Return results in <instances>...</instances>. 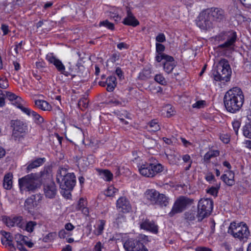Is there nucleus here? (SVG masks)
Returning <instances> with one entry per match:
<instances>
[{
    "instance_id": "09e8293b",
    "label": "nucleus",
    "mask_w": 251,
    "mask_h": 251,
    "mask_svg": "<svg viewBox=\"0 0 251 251\" xmlns=\"http://www.w3.org/2000/svg\"><path fill=\"white\" fill-rule=\"evenodd\" d=\"M27 222L23 219L22 217H17V226L24 230L25 225Z\"/></svg>"
},
{
    "instance_id": "f704fd0d",
    "label": "nucleus",
    "mask_w": 251,
    "mask_h": 251,
    "mask_svg": "<svg viewBox=\"0 0 251 251\" xmlns=\"http://www.w3.org/2000/svg\"><path fill=\"white\" fill-rule=\"evenodd\" d=\"M30 117H32L34 122L37 124H41L44 122V119L36 112L32 110L30 114Z\"/></svg>"
},
{
    "instance_id": "4d7b16f0",
    "label": "nucleus",
    "mask_w": 251,
    "mask_h": 251,
    "mask_svg": "<svg viewBox=\"0 0 251 251\" xmlns=\"http://www.w3.org/2000/svg\"><path fill=\"white\" fill-rule=\"evenodd\" d=\"M85 200L83 198H80L78 201L77 204L76 206V209L77 210H80L83 207L85 206Z\"/></svg>"
},
{
    "instance_id": "f03ea898",
    "label": "nucleus",
    "mask_w": 251,
    "mask_h": 251,
    "mask_svg": "<svg viewBox=\"0 0 251 251\" xmlns=\"http://www.w3.org/2000/svg\"><path fill=\"white\" fill-rule=\"evenodd\" d=\"M56 180L60 184V188L67 192V198H68L71 196L70 191L74 189L76 183L74 174L68 173L65 168L60 167L57 172Z\"/></svg>"
},
{
    "instance_id": "7ed1b4c3",
    "label": "nucleus",
    "mask_w": 251,
    "mask_h": 251,
    "mask_svg": "<svg viewBox=\"0 0 251 251\" xmlns=\"http://www.w3.org/2000/svg\"><path fill=\"white\" fill-rule=\"evenodd\" d=\"M231 69L228 61L222 59L217 65L216 70L213 73V78L216 81L227 82L230 80Z\"/></svg>"
},
{
    "instance_id": "9d476101",
    "label": "nucleus",
    "mask_w": 251,
    "mask_h": 251,
    "mask_svg": "<svg viewBox=\"0 0 251 251\" xmlns=\"http://www.w3.org/2000/svg\"><path fill=\"white\" fill-rule=\"evenodd\" d=\"M198 27L203 30H208L213 26V21L206 11V9L202 11L196 20Z\"/></svg>"
},
{
    "instance_id": "c03bdc74",
    "label": "nucleus",
    "mask_w": 251,
    "mask_h": 251,
    "mask_svg": "<svg viewBox=\"0 0 251 251\" xmlns=\"http://www.w3.org/2000/svg\"><path fill=\"white\" fill-rule=\"evenodd\" d=\"M154 79L156 82L161 85H165L167 84V81L165 78L161 74L156 75Z\"/></svg>"
},
{
    "instance_id": "7c9ffc66",
    "label": "nucleus",
    "mask_w": 251,
    "mask_h": 251,
    "mask_svg": "<svg viewBox=\"0 0 251 251\" xmlns=\"http://www.w3.org/2000/svg\"><path fill=\"white\" fill-rule=\"evenodd\" d=\"M40 177L41 178V181L42 183L44 182L43 181V179L46 180L47 181H49V180H51V175H50V168L45 169L43 171L40 172Z\"/></svg>"
},
{
    "instance_id": "a19ab883",
    "label": "nucleus",
    "mask_w": 251,
    "mask_h": 251,
    "mask_svg": "<svg viewBox=\"0 0 251 251\" xmlns=\"http://www.w3.org/2000/svg\"><path fill=\"white\" fill-rule=\"evenodd\" d=\"M243 133L246 137L251 138V124H247L243 127Z\"/></svg>"
},
{
    "instance_id": "37998d69",
    "label": "nucleus",
    "mask_w": 251,
    "mask_h": 251,
    "mask_svg": "<svg viewBox=\"0 0 251 251\" xmlns=\"http://www.w3.org/2000/svg\"><path fill=\"white\" fill-rule=\"evenodd\" d=\"M196 215V211L189 210L185 213L184 216L186 219L189 221H194L195 220L196 218H197V215Z\"/></svg>"
},
{
    "instance_id": "b1692460",
    "label": "nucleus",
    "mask_w": 251,
    "mask_h": 251,
    "mask_svg": "<svg viewBox=\"0 0 251 251\" xmlns=\"http://www.w3.org/2000/svg\"><path fill=\"white\" fill-rule=\"evenodd\" d=\"M106 90L108 92H112L117 85L116 78L114 75H111L107 78Z\"/></svg>"
},
{
    "instance_id": "8fccbe9b",
    "label": "nucleus",
    "mask_w": 251,
    "mask_h": 251,
    "mask_svg": "<svg viewBox=\"0 0 251 251\" xmlns=\"http://www.w3.org/2000/svg\"><path fill=\"white\" fill-rule=\"evenodd\" d=\"M117 192V189L115 188L113 186H110L107 188L105 195L109 197H112Z\"/></svg>"
},
{
    "instance_id": "f3484780",
    "label": "nucleus",
    "mask_w": 251,
    "mask_h": 251,
    "mask_svg": "<svg viewBox=\"0 0 251 251\" xmlns=\"http://www.w3.org/2000/svg\"><path fill=\"white\" fill-rule=\"evenodd\" d=\"M42 197L40 194H36L31 195L27 198L25 202V207L26 210L30 211V209L36 207L42 200Z\"/></svg>"
},
{
    "instance_id": "58836bf2",
    "label": "nucleus",
    "mask_w": 251,
    "mask_h": 251,
    "mask_svg": "<svg viewBox=\"0 0 251 251\" xmlns=\"http://www.w3.org/2000/svg\"><path fill=\"white\" fill-rule=\"evenodd\" d=\"M151 77V71L150 69H144L139 75V78L141 80H147Z\"/></svg>"
},
{
    "instance_id": "0e129e2a",
    "label": "nucleus",
    "mask_w": 251,
    "mask_h": 251,
    "mask_svg": "<svg viewBox=\"0 0 251 251\" xmlns=\"http://www.w3.org/2000/svg\"><path fill=\"white\" fill-rule=\"evenodd\" d=\"M103 246L100 242H98L95 245L93 251H101Z\"/></svg>"
},
{
    "instance_id": "338daca9",
    "label": "nucleus",
    "mask_w": 251,
    "mask_h": 251,
    "mask_svg": "<svg viewBox=\"0 0 251 251\" xmlns=\"http://www.w3.org/2000/svg\"><path fill=\"white\" fill-rule=\"evenodd\" d=\"M128 47L129 46L128 45L124 42L120 43L117 45V48L121 50L123 49H127Z\"/></svg>"
},
{
    "instance_id": "a18cd8bd",
    "label": "nucleus",
    "mask_w": 251,
    "mask_h": 251,
    "mask_svg": "<svg viewBox=\"0 0 251 251\" xmlns=\"http://www.w3.org/2000/svg\"><path fill=\"white\" fill-rule=\"evenodd\" d=\"M5 98H6L10 101H11L12 104L15 105L16 103L15 94L9 91H5Z\"/></svg>"
},
{
    "instance_id": "f257e3e1",
    "label": "nucleus",
    "mask_w": 251,
    "mask_h": 251,
    "mask_svg": "<svg viewBox=\"0 0 251 251\" xmlns=\"http://www.w3.org/2000/svg\"><path fill=\"white\" fill-rule=\"evenodd\" d=\"M244 101V96L241 89L233 87L227 91L224 96V102L226 110L231 113L239 111Z\"/></svg>"
},
{
    "instance_id": "a878e982",
    "label": "nucleus",
    "mask_w": 251,
    "mask_h": 251,
    "mask_svg": "<svg viewBox=\"0 0 251 251\" xmlns=\"http://www.w3.org/2000/svg\"><path fill=\"white\" fill-rule=\"evenodd\" d=\"M13 175L10 173L6 174L4 177L3 185L5 189H10L12 186Z\"/></svg>"
},
{
    "instance_id": "e2e57ef3",
    "label": "nucleus",
    "mask_w": 251,
    "mask_h": 251,
    "mask_svg": "<svg viewBox=\"0 0 251 251\" xmlns=\"http://www.w3.org/2000/svg\"><path fill=\"white\" fill-rule=\"evenodd\" d=\"M120 57V54L118 53H113L110 58L109 59L110 61L112 63L115 62L117 60H119Z\"/></svg>"
},
{
    "instance_id": "ddd939ff",
    "label": "nucleus",
    "mask_w": 251,
    "mask_h": 251,
    "mask_svg": "<svg viewBox=\"0 0 251 251\" xmlns=\"http://www.w3.org/2000/svg\"><path fill=\"white\" fill-rule=\"evenodd\" d=\"M0 234L1 235V241L2 244L9 251H15L14 238L11 233L4 230H0Z\"/></svg>"
},
{
    "instance_id": "393cba45",
    "label": "nucleus",
    "mask_w": 251,
    "mask_h": 251,
    "mask_svg": "<svg viewBox=\"0 0 251 251\" xmlns=\"http://www.w3.org/2000/svg\"><path fill=\"white\" fill-rule=\"evenodd\" d=\"M35 104L38 108L44 111H50L51 109V105L45 100H36Z\"/></svg>"
},
{
    "instance_id": "49530a36",
    "label": "nucleus",
    "mask_w": 251,
    "mask_h": 251,
    "mask_svg": "<svg viewBox=\"0 0 251 251\" xmlns=\"http://www.w3.org/2000/svg\"><path fill=\"white\" fill-rule=\"evenodd\" d=\"M100 175L107 181H110L112 179L113 175L108 170H104L101 172Z\"/></svg>"
},
{
    "instance_id": "f8f14e48",
    "label": "nucleus",
    "mask_w": 251,
    "mask_h": 251,
    "mask_svg": "<svg viewBox=\"0 0 251 251\" xmlns=\"http://www.w3.org/2000/svg\"><path fill=\"white\" fill-rule=\"evenodd\" d=\"M47 59L48 61L55 67L57 70L61 74L64 75L65 76H69L71 75L72 77H74L75 75L71 74V72L65 71V67L59 59L57 58L52 54L48 55L47 56Z\"/></svg>"
},
{
    "instance_id": "cd10ccee",
    "label": "nucleus",
    "mask_w": 251,
    "mask_h": 251,
    "mask_svg": "<svg viewBox=\"0 0 251 251\" xmlns=\"http://www.w3.org/2000/svg\"><path fill=\"white\" fill-rule=\"evenodd\" d=\"M176 66V64L174 58L173 60L170 61L166 60L163 63L164 70L168 74L171 73Z\"/></svg>"
},
{
    "instance_id": "ea45409f",
    "label": "nucleus",
    "mask_w": 251,
    "mask_h": 251,
    "mask_svg": "<svg viewBox=\"0 0 251 251\" xmlns=\"http://www.w3.org/2000/svg\"><path fill=\"white\" fill-rule=\"evenodd\" d=\"M37 226V223L35 221H29L25 225L24 230L28 232L31 233L33 231L35 227Z\"/></svg>"
},
{
    "instance_id": "052dcab7",
    "label": "nucleus",
    "mask_w": 251,
    "mask_h": 251,
    "mask_svg": "<svg viewBox=\"0 0 251 251\" xmlns=\"http://www.w3.org/2000/svg\"><path fill=\"white\" fill-rule=\"evenodd\" d=\"M72 133L76 134L75 138H77L78 137H81L83 133L81 129L79 128H76L72 131Z\"/></svg>"
},
{
    "instance_id": "6e6d98bb",
    "label": "nucleus",
    "mask_w": 251,
    "mask_h": 251,
    "mask_svg": "<svg viewBox=\"0 0 251 251\" xmlns=\"http://www.w3.org/2000/svg\"><path fill=\"white\" fill-rule=\"evenodd\" d=\"M8 87V81L6 78L0 79V87L2 89H6Z\"/></svg>"
},
{
    "instance_id": "de8ad7c7",
    "label": "nucleus",
    "mask_w": 251,
    "mask_h": 251,
    "mask_svg": "<svg viewBox=\"0 0 251 251\" xmlns=\"http://www.w3.org/2000/svg\"><path fill=\"white\" fill-rule=\"evenodd\" d=\"M17 108L20 109L22 112L26 114L27 116L30 117V114L32 110L25 106V104L23 105L19 104Z\"/></svg>"
},
{
    "instance_id": "4be33fe9",
    "label": "nucleus",
    "mask_w": 251,
    "mask_h": 251,
    "mask_svg": "<svg viewBox=\"0 0 251 251\" xmlns=\"http://www.w3.org/2000/svg\"><path fill=\"white\" fill-rule=\"evenodd\" d=\"M141 228L156 233L158 231L157 226L152 221L146 220L140 225Z\"/></svg>"
},
{
    "instance_id": "423d86ee",
    "label": "nucleus",
    "mask_w": 251,
    "mask_h": 251,
    "mask_svg": "<svg viewBox=\"0 0 251 251\" xmlns=\"http://www.w3.org/2000/svg\"><path fill=\"white\" fill-rule=\"evenodd\" d=\"M228 232L240 240L247 239L250 234L248 226L243 222H232L229 227Z\"/></svg>"
},
{
    "instance_id": "2eb2a0df",
    "label": "nucleus",
    "mask_w": 251,
    "mask_h": 251,
    "mask_svg": "<svg viewBox=\"0 0 251 251\" xmlns=\"http://www.w3.org/2000/svg\"><path fill=\"white\" fill-rule=\"evenodd\" d=\"M43 191L45 197L48 199L55 198L57 194V187L53 181L49 180L46 182H43Z\"/></svg>"
},
{
    "instance_id": "bf43d9fd",
    "label": "nucleus",
    "mask_w": 251,
    "mask_h": 251,
    "mask_svg": "<svg viewBox=\"0 0 251 251\" xmlns=\"http://www.w3.org/2000/svg\"><path fill=\"white\" fill-rule=\"evenodd\" d=\"M156 41L159 43H162L166 41V38L165 35L163 33H159L156 37Z\"/></svg>"
},
{
    "instance_id": "5fc2aeb1",
    "label": "nucleus",
    "mask_w": 251,
    "mask_h": 251,
    "mask_svg": "<svg viewBox=\"0 0 251 251\" xmlns=\"http://www.w3.org/2000/svg\"><path fill=\"white\" fill-rule=\"evenodd\" d=\"M219 187H212L209 189L206 190L207 193L211 194L212 196H217L218 192Z\"/></svg>"
},
{
    "instance_id": "dca6fc26",
    "label": "nucleus",
    "mask_w": 251,
    "mask_h": 251,
    "mask_svg": "<svg viewBox=\"0 0 251 251\" xmlns=\"http://www.w3.org/2000/svg\"><path fill=\"white\" fill-rule=\"evenodd\" d=\"M28 133V126L25 122L17 120V139L23 142L25 136Z\"/></svg>"
},
{
    "instance_id": "412c9836",
    "label": "nucleus",
    "mask_w": 251,
    "mask_h": 251,
    "mask_svg": "<svg viewBox=\"0 0 251 251\" xmlns=\"http://www.w3.org/2000/svg\"><path fill=\"white\" fill-rule=\"evenodd\" d=\"M160 193L154 189L148 190L145 193L146 198L152 204H155Z\"/></svg>"
},
{
    "instance_id": "e433bc0d",
    "label": "nucleus",
    "mask_w": 251,
    "mask_h": 251,
    "mask_svg": "<svg viewBox=\"0 0 251 251\" xmlns=\"http://www.w3.org/2000/svg\"><path fill=\"white\" fill-rule=\"evenodd\" d=\"M143 145L147 149H151L156 145V141L152 138H147L143 140Z\"/></svg>"
},
{
    "instance_id": "4c0bfd02",
    "label": "nucleus",
    "mask_w": 251,
    "mask_h": 251,
    "mask_svg": "<svg viewBox=\"0 0 251 251\" xmlns=\"http://www.w3.org/2000/svg\"><path fill=\"white\" fill-rule=\"evenodd\" d=\"M155 60L157 62H160L162 60H168L170 61L173 60V57L171 56L167 55L163 53H159L155 57Z\"/></svg>"
},
{
    "instance_id": "473e14b6",
    "label": "nucleus",
    "mask_w": 251,
    "mask_h": 251,
    "mask_svg": "<svg viewBox=\"0 0 251 251\" xmlns=\"http://www.w3.org/2000/svg\"><path fill=\"white\" fill-rule=\"evenodd\" d=\"M219 155V151L217 150H211L208 151L204 156L205 161L208 162L213 157H217Z\"/></svg>"
},
{
    "instance_id": "2f4dec72",
    "label": "nucleus",
    "mask_w": 251,
    "mask_h": 251,
    "mask_svg": "<svg viewBox=\"0 0 251 251\" xmlns=\"http://www.w3.org/2000/svg\"><path fill=\"white\" fill-rule=\"evenodd\" d=\"M148 128L149 131L152 132H155L160 129L159 125L156 120H153L149 123Z\"/></svg>"
},
{
    "instance_id": "774afa93",
    "label": "nucleus",
    "mask_w": 251,
    "mask_h": 251,
    "mask_svg": "<svg viewBox=\"0 0 251 251\" xmlns=\"http://www.w3.org/2000/svg\"><path fill=\"white\" fill-rule=\"evenodd\" d=\"M54 234V233H49L44 238L43 240L46 242H48L49 240H51L53 238Z\"/></svg>"
},
{
    "instance_id": "603ef678",
    "label": "nucleus",
    "mask_w": 251,
    "mask_h": 251,
    "mask_svg": "<svg viewBox=\"0 0 251 251\" xmlns=\"http://www.w3.org/2000/svg\"><path fill=\"white\" fill-rule=\"evenodd\" d=\"M88 100L85 98L81 99L78 102V105L79 106H82L84 108H86L88 106Z\"/></svg>"
},
{
    "instance_id": "bb28decb",
    "label": "nucleus",
    "mask_w": 251,
    "mask_h": 251,
    "mask_svg": "<svg viewBox=\"0 0 251 251\" xmlns=\"http://www.w3.org/2000/svg\"><path fill=\"white\" fill-rule=\"evenodd\" d=\"M45 158H38L31 162L27 167V170L29 171L31 170L38 167L42 165L45 162Z\"/></svg>"
},
{
    "instance_id": "6e6552de",
    "label": "nucleus",
    "mask_w": 251,
    "mask_h": 251,
    "mask_svg": "<svg viewBox=\"0 0 251 251\" xmlns=\"http://www.w3.org/2000/svg\"><path fill=\"white\" fill-rule=\"evenodd\" d=\"M218 38L220 41H225L223 44L219 46V48L231 49L235 46L237 40V34L233 30L224 31L219 34Z\"/></svg>"
},
{
    "instance_id": "c756f323",
    "label": "nucleus",
    "mask_w": 251,
    "mask_h": 251,
    "mask_svg": "<svg viewBox=\"0 0 251 251\" xmlns=\"http://www.w3.org/2000/svg\"><path fill=\"white\" fill-rule=\"evenodd\" d=\"M157 200L155 204H158L162 207L166 206L169 203L168 198L163 194H159V197H158Z\"/></svg>"
},
{
    "instance_id": "aec40b11",
    "label": "nucleus",
    "mask_w": 251,
    "mask_h": 251,
    "mask_svg": "<svg viewBox=\"0 0 251 251\" xmlns=\"http://www.w3.org/2000/svg\"><path fill=\"white\" fill-rule=\"evenodd\" d=\"M126 8V16L124 19L123 23L127 25H130L133 27L139 25V21L135 18L132 13L130 9L128 7Z\"/></svg>"
},
{
    "instance_id": "20e7f679",
    "label": "nucleus",
    "mask_w": 251,
    "mask_h": 251,
    "mask_svg": "<svg viewBox=\"0 0 251 251\" xmlns=\"http://www.w3.org/2000/svg\"><path fill=\"white\" fill-rule=\"evenodd\" d=\"M40 181L38 175L31 174L19 179V185L21 191H33L39 187Z\"/></svg>"
},
{
    "instance_id": "69168bd1",
    "label": "nucleus",
    "mask_w": 251,
    "mask_h": 251,
    "mask_svg": "<svg viewBox=\"0 0 251 251\" xmlns=\"http://www.w3.org/2000/svg\"><path fill=\"white\" fill-rule=\"evenodd\" d=\"M220 138H221V140L223 142V143H224L225 144H227L230 141L229 137L227 135H225V134L222 135L220 136Z\"/></svg>"
},
{
    "instance_id": "1a4fd4ad",
    "label": "nucleus",
    "mask_w": 251,
    "mask_h": 251,
    "mask_svg": "<svg viewBox=\"0 0 251 251\" xmlns=\"http://www.w3.org/2000/svg\"><path fill=\"white\" fill-rule=\"evenodd\" d=\"M193 202V200L185 196H180L175 201L171 211L169 213V216L173 217L176 214L181 213Z\"/></svg>"
},
{
    "instance_id": "3c124183",
    "label": "nucleus",
    "mask_w": 251,
    "mask_h": 251,
    "mask_svg": "<svg viewBox=\"0 0 251 251\" xmlns=\"http://www.w3.org/2000/svg\"><path fill=\"white\" fill-rule=\"evenodd\" d=\"M233 129L236 135H238V129L240 126V122L237 120H235L232 123Z\"/></svg>"
},
{
    "instance_id": "6ab92c4d",
    "label": "nucleus",
    "mask_w": 251,
    "mask_h": 251,
    "mask_svg": "<svg viewBox=\"0 0 251 251\" xmlns=\"http://www.w3.org/2000/svg\"><path fill=\"white\" fill-rule=\"evenodd\" d=\"M117 207L123 213L129 212L131 209L129 201L125 197H121L117 201Z\"/></svg>"
},
{
    "instance_id": "680f3d73",
    "label": "nucleus",
    "mask_w": 251,
    "mask_h": 251,
    "mask_svg": "<svg viewBox=\"0 0 251 251\" xmlns=\"http://www.w3.org/2000/svg\"><path fill=\"white\" fill-rule=\"evenodd\" d=\"M115 73L119 77L120 79H122L124 78L123 72L120 68L118 67L116 68Z\"/></svg>"
},
{
    "instance_id": "4468645a",
    "label": "nucleus",
    "mask_w": 251,
    "mask_h": 251,
    "mask_svg": "<svg viewBox=\"0 0 251 251\" xmlns=\"http://www.w3.org/2000/svg\"><path fill=\"white\" fill-rule=\"evenodd\" d=\"M206 9L212 21L220 23L226 18L225 12L222 8L211 7Z\"/></svg>"
},
{
    "instance_id": "c85d7f7f",
    "label": "nucleus",
    "mask_w": 251,
    "mask_h": 251,
    "mask_svg": "<svg viewBox=\"0 0 251 251\" xmlns=\"http://www.w3.org/2000/svg\"><path fill=\"white\" fill-rule=\"evenodd\" d=\"M2 221L9 227H13L16 223V217H8L4 216L2 217Z\"/></svg>"
},
{
    "instance_id": "c9c22d12",
    "label": "nucleus",
    "mask_w": 251,
    "mask_h": 251,
    "mask_svg": "<svg viewBox=\"0 0 251 251\" xmlns=\"http://www.w3.org/2000/svg\"><path fill=\"white\" fill-rule=\"evenodd\" d=\"M105 225V221L102 220H100L98 224L97 227L94 231V233L98 236L101 235L103 232Z\"/></svg>"
},
{
    "instance_id": "13d9d810",
    "label": "nucleus",
    "mask_w": 251,
    "mask_h": 251,
    "mask_svg": "<svg viewBox=\"0 0 251 251\" xmlns=\"http://www.w3.org/2000/svg\"><path fill=\"white\" fill-rule=\"evenodd\" d=\"M165 50V46L160 43H156V50L158 53H162Z\"/></svg>"
},
{
    "instance_id": "a211bd4d",
    "label": "nucleus",
    "mask_w": 251,
    "mask_h": 251,
    "mask_svg": "<svg viewBox=\"0 0 251 251\" xmlns=\"http://www.w3.org/2000/svg\"><path fill=\"white\" fill-rule=\"evenodd\" d=\"M165 154L170 165L176 166L179 165L181 155L178 152L171 149H167Z\"/></svg>"
},
{
    "instance_id": "72a5a7b5",
    "label": "nucleus",
    "mask_w": 251,
    "mask_h": 251,
    "mask_svg": "<svg viewBox=\"0 0 251 251\" xmlns=\"http://www.w3.org/2000/svg\"><path fill=\"white\" fill-rule=\"evenodd\" d=\"M182 159L183 163L186 164V167L184 168L185 171H188L191 167L192 160L189 154H185L182 156Z\"/></svg>"
},
{
    "instance_id": "864d4df0",
    "label": "nucleus",
    "mask_w": 251,
    "mask_h": 251,
    "mask_svg": "<svg viewBox=\"0 0 251 251\" xmlns=\"http://www.w3.org/2000/svg\"><path fill=\"white\" fill-rule=\"evenodd\" d=\"M124 114H122V115H119V119L124 124L126 125L128 123L127 121H126L124 118H126V119H129V117L128 116V114L127 113L126 111H124Z\"/></svg>"
},
{
    "instance_id": "0eeeda50",
    "label": "nucleus",
    "mask_w": 251,
    "mask_h": 251,
    "mask_svg": "<svg viewBox=\"0 0 251 251\" xmlns=\"http://www.w3.org/2000/svg\"><path fill=\"white\" fill-rule=\"evenodd\" d=\"M213 202L210 199H202L199 201L197 218L198 221H201L210 215L212 211Z\"/></svg>"
},
{
    "instance_id": "39448f33",
    "label": "nucleus",
    "mask_w": 251,
    "mask_h": 251,
    "mask_svg": "<svg viewBox=\"0 0 251 251\" xmlns=\"http://www.w3.org/2000/svg\"><path fill=\"white\" fill-rule=\"evenodd\" d=\"M140 174L145 177H153L164 170V166L158 163L145 162L138 166Z\"/></svg>"
},
{
    "instance_id": "79ce46f5",
    "label": "nucleus",
    "mask_w": 251,
    "mask_h": 251,
    "mask_svg": "<svg viewBox=\"0 0 251 251\" xmlns=\"http://www.w3.org/2000/svg\"><path fill=\"white\" fill-rule=\"evenodd\" d=\"M99 25L100 26H104L112 30L114 29V24L109 22V21H108L107 20H105L100 22L99 24Z\"/></svg>"
},
{
    "instance_id": "5701e85b",
    "label": "nucleus",
    "mask_w": 251,
    "mask_h": 251,
    "mask_svg": "<svg viewBox=\"0 0 251 251\" xmlns=\"http://www.w3.org/2000/svg\"><path fill=\"white\" fill-rule=\"evenodd\" d=\"M221 179L227 185L232 186L235 183L234 173L231 171H227L222 176Z\"/></svg>"
},
{
    "instance_id": "9b49d317",
    "label": "nucleus",
    "mask_w": 251,
    "mask_h": 251,
    "mask_svg": "<svg viewBox=\"0 0 251 251\" xmlns=\"http://www.w3.org/2000/svg\"><path fill=\"white\" fill-rule=\"evenodd\" d=\"M126 251H148V249L140 240L129 238L126 241L124 244Z\"/></svg>"
}]
</instances>
